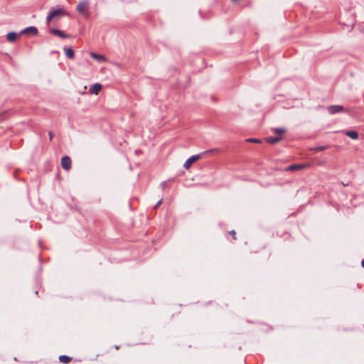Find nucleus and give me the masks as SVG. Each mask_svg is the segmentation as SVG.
<instances>
[{"mask_svg":"<svg viewBox=\"0 0 364 364\" xmlns=\"http://www.w3.org/2000/svg\"><path fill=\"white\" fill-rule=\"evenodd\" d=\"M199 159V156H193L188 159L184 164V167L186 169H188L191 165L196 162Z\"/></svg>","mask_w":364,"mask_h":364,"instance_id":"obj_8","label":"nucleus"},{"mask_svg":"<svg viewBox=\"0 0 364 364\" xmlns=\"http://www.w3.org/2000/svg\"><path fill=\"white\" fill-rule=\"evenodd\" d=\"M50 32L52 33V34H54V35H57L59 37H61V38H67L68 36L65 35L62 31L60 30H57V29H51L50 31Z\"/></svg>","mask_w":364,"mask_h":364,"instance_id":"obj_11","label":"nucleus"},{"mask_svg":"<svg viewBox=\"0 0 364 364\" xmlns=\"http://www.w3.org/2000/svg\"><path fill=\"white\" fill-rule=\"evenodd\" d=\"M362 266L364 267V259L362 261Z\"/></svg>","mask_w":364,"mask_h":364,"instance_id":"obj_18","label":"nucleus"},{"mask_svg":"<svg viewBox=\"0 0 364 364\" xmlns=\"http://www.w3.org/2000/svg\"><path fill=\"white\" fill-rule=\"evenodd\" d=\"M311 166V164L306 163V164H293L287 166L285 170L287 171H300L302 169H305L307 168H309Z\"/></svg>","mask_w":364,"mask_h":364,"instance_id":"obj_4","label":"nucleus"},{"mask_svg":"<svg viewBox=\"0 0 364 364\" xmlns=\"http://www.w3.org/2000/svg\"><path fill=\"white\" fill-rule=\"evenodd\" d=\"M235 234H236V233H235V231L231 232V235H232V237H233L234 239H235Z\"/></svg>","mask_w":364,"mask_h":364,"instance_id":"obj_17","label":"nucleus"},{"mask_svg":"<svg viewBox=\"0 0 364 364\" xmlns=\"http://www.w3.org/2000/svg\"><path fill=\"white\" fill-rule=\"evenodd\" d=\"M61 166L63 168L69 170L71 167V160L68 156H63L61 159Z\"/></svg>","mask_w":364,"mask_h":364,"instance_id":"obj_6","label":"nucleus"},{"mask_svg":"<svg viewBox=\"0 0 364 364\" xmlns=\"http://www.w3.org/2000/svg\"><path fill=\"white\" fill-rule=\"evenodd\" d=\"M65 15H66V12L63 9L51 11L47 16V21L50 23L54 18H60Z\"/></svg>","mask_w":364,"mask_h":364,"instance_id":"obj_1","label":"nucleus"},{"mask_svg":"<svg viewBox=\"0 0 364 364\" xmlns=\"http://www.w3.org/2000/svg\"><path fill=\"white\" fill-rule=\"evenodd\" d=\"M277 136H269L266 139V141L269 144H276L282 140V136L284 135L285 131L283 129H278L275 130Z\"/></svg>","mask_w":364,"mask_h":364,"instance_id":"obj_2","label":"nucleus"},{"mask_svg":"<svg viewBox=\"0 0 364 364\" xmlns=\"http://www.w3.org/2000/svg\"><path fill=\"white\" fill-rule=\"evenodd\" d=\"M88 9V3L85 1H80L77 6L78 12L86 17L89 16Z\"/></svg>","mask_w":364,"mask_h":364,"instance_id":"obj_3","label":"nucleus"},{"mask_svg":"<svg viewBox=\"0 0 364 364\" xmlns=\"http://www.w3.org/2000/svg\"><path fill=\"white\" fill-rule=\"evenodd\" d=\"M346 135L353 139H357L358 137V133L355 131H348Z\"/></svg>","mask_w":364,"mask_h":364,"instance_id":"obj_13","label":"nucleus"},{"mask_svg":"<svg viewBox=\"0 0 364 364\" xmlns=\"http://www.w3.org/2000/svg\"><path fill=\"white\" fill-rule=\"evenodd\" d=\"M326 149V147H323V146H320V147H317L315 150L316 151H323Z\"/></svg>","mask_w":364,"mask_h":364,"instance_id":"obj_16","label":"nucleus"},{"mask_svg":"<svg viewBox=\"0 0 364 364\" xmlns=\"http://www.w3.org/2000/svg\"><path fill=\"white\" fill-rule=\"evenodd\" d=\"M90 56L99 62H105L106 58L104 55H98L94 53H90Z\"/></svg>","mask_w":364,"mask_h":364,"instance_id":"obj_10","label":"nucleus"},{"mask_svg":"<svg viewBox=\"0 0 364 364\" xmlns=\"http://www.w3.org/2000/svg\"><path fill=\"white\" fill-rule=\"evenodd\" d=\"M102 85L100 83H95L92 85L90 88V92L91 94L97 95L102 90Z\"/></svg>","mask_w":364,"mask_h":364,"instance_id":"obj_7","label":"nucleus"},{"mask_svg":"<svg viewBox=\"0 0 364 364\" xmlns=\"http://www.w3.org/2000/svg\"><path fill=\"white\" fill-rule=\"evenodd\" d=\"M21 33L30 36H36L38 34V29L34 26H31L23 29Z\"/></svg>","mask_w":364,"mask_h":364,"instance_id":"obj_5","label":"nucleus"},{"mask_svg":"<svg viewBox=\"0 0 364 364\" xmlns=\"http://www.w3.org/2000/svg\"><path fill=\"white\" fill-rule=\"evenodd\" d=\"M64 50H65V53L67 55V57H68L69 58H74L75 53H74V50L71 48H70V47L65 48L64 49Z\"/></svg>","mask_w":364,"mask_h":364,"instance_id":"obj_12","label":"nucleus"},{"mask_svg":"<svg viewBox=\"0 0 364 364\" xmlns=\"http://www.w3.org/2000/svg\"><path fill=\"white\" fill-rule=\"evenodd\" d=\"M342 109L341 106H331L328 108V110L331 113H335L339 112Z\"/></svg>","mask_w":364,"mask_h":364,"instance_id":"obj_15","label":"nucleus"},{"mask_svg":"<svg viewBox=\"0 0 364 364\" xmlns=\"http://www.w3.org/2000/svg\"><path fill=\"white\" fill-rule=\"evenodd\" d=\"M59 360L61 363H68L71 360V358L67 355H60Z\"/></svg>","mask_w":364,"mask_h":364,"instance_id":"obj_14","label":"nucleus"},{"mask_svg":"<svg viewBox=\"0 0 364 364\" xmlns=\"http://www.w3.org/2000/svg\"><path fill=\"white\" fill-rule=\"evenodd\" d=\"M19 36L20 34H18L16 33L10 32L7 34V39L9 42H14L18 39Z\"/></svg>","mask_w":364,"mask_h":364,"instance_id":"obj_9","label":"nucleus"}]
</instances>
